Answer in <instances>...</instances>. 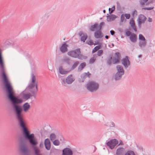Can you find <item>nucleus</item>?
<instances>
[{
    "label": "nucleus",
    "instance_id": "8fccbe9b",
    "mask_svg": "<svg viewBox=\"0 0 155 155\" xmlns=\"http://www.w3.org/2000/svg\"><path fill=\"white\" fill-rule=\"evenodd\" d=\"M142 24V23H140V21H138V27L139 29H140L141 28H142L141 24Z\"/></svg>",
    "mask_w": 155,
    "mask_h": 155
},
{
    "label": "nucleus",
    "instance_id": "6ab92c4d",
    "mask_svg": "<svg viewBox=\"0 0 155 155\" xmlns=\"http://www.w3.org/2000/svg\"><path fill=\"white\" fill-rule=\"evenodd\" d=\"M130 39L133 43L136 42L137 40V36L134 33H133L130 37Z\"/></svg>",
    "mask_w": 155,
    "mask_h": 155
},
{
    "label": "nucleus",
    "instance_id": "79ce46f5",
    "mask_svg": "<svg viewBox=\"0 0 155 155\" xmlns=\"http://www.w3.org/2000/svg\"><path fill=\"white\" fill-rule=\"evenodd\" d=\"M103 53V51L102 50H99L97 52V55L100 56Z\"/></svg>",
    "mask_w": 155,
    "mask_h": 155
},
{
    "label": "nucleus",
    "instance_id": "0eeeda50",
    "mask_svg": "<svg viewBox=\"0 0 155 155\" xmlns=\"http://www.w3.org/2000/svg\"><path fill=\"white\" fill-rule=\"evenodd\" d=\"M119 143L118 140L116 139H111L106 143V145L111 150L113 149Z\"/></svg>",
    "mask_w": 155,
    "mask_h": 155
},
{
    "label": "nucleus",
    "instance_id": "b1692460",
    "mask_svg": "<svg viewBox=\"0 0 155 155\" xmlns=\"http://www.w3.org/2000/svg\"><path fill=\"white\" fill-rule=\"evenodd\" d=\"M70 58L67 57L65 56L61 60V61L62 62L66 63L67 64H70Z\"/></svg>",
    "mask_w": 155,
    "mask_h": 155
},
{
    "label": "nucleus",
    "instance_id": "72a5a7b5",
    "mask_svg": "<svg viewBox=\"0 0 155 155\" xmlns=\"http://www.w3.org/2000/svg\"><path fill=\"white\" fill-rule=\"evenodd\" d=\"M124 155H135L134 152L132 150H129L127 151Z\"/></svg>",
    "mask_w": 155,
    "mask_h": 155
},
{
    "label": "nucleus",
    "instance_id": "338daca9",
    "mask_svg": "<svg viewBox=\"0 0 155 155\" xmlns=\"http://www.w3.org/2000/svg\"><path fill=\"white\" fill-rule=\"evenodd\" d=\"M103 12H104V13H105V12H106V11H105V10H103Z\"/></svg>",
    "mask_w": 155,
    "mask_h": 155
},
{
    "label": "nucleus",
    "instance_id": "c85d7f7f",
    "mask_svg": "<svg viewBox=\"0 0 155 155\" xmlns=\"http://www.w3.org/2000/svg\"><path fill=\"white\" fill-rule=\"evenodd\" d=\"M86 66V64L85 63H81L79 66L78 68V71H81Z\"/></svg>",
    "mask_w": 155,
    "mask_h": 155
},
{
    "label": "nucleus",
    "instance_id": "a18cd8bd",
    "mask_svg": "<svg viewBox=\"0 0 155 155\" xmlns=\"http://www.w3.org/2000/svg\"><path fill=\"white\" fill-rule=\"evenodd\" d=\"M115 8V6H114L113 7H112V8H111V11H110V8H109V13H112L113 12Z\"/></svg>",
    "mask_w": 155,
    "mask_h": 155
},
{
    "label": "nucleus",
    "instance_id": "6e6552de",
    "mask_svg": "<svg viewBox=\"0 0 155 155\" xmlns=\"http://www.w3.org/2000/svg\"><path fill=\"white\" fill-rule=\"evenodd\" d=\"M122 64L125 68H127L130 65V63L127 56H126L125 58H123L121 61Z\"/></svg>",
    "mask_w": 155,
    "mask_h": 155
},
{
    "label": "nucleus",
    "instance_id": "de8ad7c7",
    "mask_svg": "<svg viewBox=\"0 0 155 155\" xmlns=\"http://www.w3.org/2000/svg\"><path fill=\"white\" fill-rule=\"evenodd\" d=\"M124 16L126 17V18L127 19L130 18V15L129 14H124Z\"/></svg>",
    "mask_w": 155,
    "mask_h": 155
},
{
    "label": "nucleus",
    "instance_id": "1a4fd4ad",
    "mask_svg": "<svg viewBox=\"0 0 155 155\" xmlns=\"http://www.w3.org/2000/svg\"><path fill=\"white\" fill-rule=\"evenodd\" d=\"M62 155H73V152L69 148H65L62 150Z\"/></svg>",
    "mask_w": 155,
    "mask_h": 155
},
{
    "label": "nucleus",
    "instance_id": "13d9d810",
    "mask_svg": "<svg viewBox=\"0 0 155 155\" xmlns=\"http://www.w3.org/2000/svg\"><path fill=\"white\" fill-rule=\"evenodd\" d=\"M135 12H137V11L136 10H135L134 11H133L132 12V15L133 17H134V14L135 13Z\"/></svg>",
    "mask_w": 155,
    "mask_h": 155
},
{
    "label": "nucleus",
    "instance_id": "2f4dec72",
    "mask_svg": "<svg viewBox=\"0 0 155 155\" xmlns=\"http://www.w3.org/2000/svg\"><path fill=\"white\" fill-rule=\"evenodd\" d=\"M101 45L96 46L93 49V50H92V53H95L96 51H97L99 49L101 48Z\"/></svg>",
    "mask_w": 155,
    "mask_h": 155
},
{
    "label": "nucleus",
    "instance_id": "bb28decb",
    "mask_svg": "<svg viewBox=\"0 0 155 155\" xmlns=\"http://www.w3.org/2000/svg\"><path fill=\"white\" fill-rule=\"evenodd\" d=\"M124 74L116 73L114 76V79L115 81H117L120 80Z\"/></svg>",
    "mask_w": 155,
    "mask_h": 155
},
{
    "label": "nucleus",
    "instance_id": "4d7b16f0",
    "mask_svg": "<svg viewBox=\"0 0 155 155\" xmlns=\"http://www.w3.org/2000/svg\"><path fill=\"white\" fill-rule=\"evenodd\" d=\"M153 0H149L147 2V3H148V5L150 4V3H152L153 2Z\"/></svg>",
    "mask_w": 155,
    "mask_h": 155
},
{
    "label": "nucleus",
    "instance_id": "dca6fc26",
    "mask_svg": "<svg viewBox=\"0 0 155 155\" xmlns=\"http://www.w3.org/2000/svg\"><path fill=\"white\" fill-rule=\"evenodd\" d=\"M68 45L65 43H64L60 48V50L61 52L62 53L67 52L68 50Z\"/></svg>",
    "mask_w": 155,
    "mask_h": 155
},
{
    "label": "nucleus",
    "instance_id": "49530a36",
    "mask_svg": "<svg viewBox=\"0 0 155 155\" xmlns=\"http://www.w3.org/2000/svg\"><path fill=\"white\" fill-rule=\"evenodd\" d=\"M66 79H62V81L61 82V83L62 85H64V86H66Z\"/></svg>",
    "mask_w": 155,
    "mask_h": 155
},
{
    "label": "nucleus",
    "instance_id": "c756f323",
    "mask_svg": "<svg viewBox=\"0 0 155 155\" xmlns=\"http://www.w3.org/2000/svg\"><path fill=\"white\" fill-rule=\"evenodd\" d=\"M79 63V62L78 61H75L72 65L71 68V70H72L74 69L78 65Z\"/></svg>",
    "mask_w": 155,
    "mask_h": 155
},
{
    "label": "nucleus",
    "instance_id": "a211bd4d",
    "mask_svg": "<svg viewBox=\"0 0 155 155\" xmlns=\"http://www.w3.org/2000/svg\"><path fill=\"white\" fill-rule=\"evenodd\" d=\"M94 36L96 38H101L102 37V33L101 31L97 30L94 32Z\"/></svg>",
    "mask_w": 155,
    "mask_h": 155
},
{
    "label": "nucleus",
    "instance_id": "4be33fe9",
    "mask_svg": "<svg viewBox=\"0 0 155 155\" xmlns=\"http://www.w3.org/2000/svg\"><path fill=\"white\" fill-rule=\"evenodd\" d=\"M22 107L24 111L26 112L30 108V106L28 103L26 102L23 104Z\"/></svg>",
    "mask_w": 155,
    "mask_h": 155
},
{
    "label": "nucleus",
    "instance_id": "e433bc0d",
    "mask_svg": "<svg viewBox=\"0 0 155 155\" xmlns=\"http://www.w3.org/2000/svg\"><path fill=\"white\" fill-rule=\"evenodd\" d=\"M104 24V22H101L99 25L97 26L98 30H101V28L102 27V26Z\"/></svg>",
    "mask_w": 155,
    "mask_h": 155
},
{
    "label": "nucleus",
    "instance_id": "f3484780",
    "mask_svg": "<svg viewBox=\"0 0 155 155\" xmlns=\"http://www.w3.org/2000/svg\"><path fill=\"white\" fill-rule=\"evenodd\" d=\"M147 19V18L144 15L141 14L139 16L137 19L138 21H140V23L144 24Z\"/></svg>",
    "mask_w": 155,
    "mask_h": 155
},
{
    "label": "nucleus",
    "instance_id": "39448f33",
    "mask_svg": "<svg viewBox=\"0 0 155 155\" xmlns=\"http://www.w3.org/2000/svg\"><path fill=\"white\" fill-rule=\"evenodd\" d=\"M19 150L20 152L24 155H28L29 153V150L25 142L23 139L20 140Z\"/></svg>",
    "mask_w": 155,
    "mask_h": 155
},
{
    "label": "nucleus",
    "instance_id": "5701e85b",
    "mask_svg": "<svg viewBox=\"0 0 155 155\" xmlns=\"http://www.w3.org/2000/svg\"><path fill=\"white\" fill-rule=\"evenodd\" d=\"M147 43L146 40L140 41L138 45L140 48L142 49V48L145 47L147 45Z\"/></svg>",
    "mask_w": 155,
    "mask_h": 155
},
{
    "label": "nucleus",
    "instance_id": "20e7f679",
    "mask_svg": "<svg viewBox=\"0 0 155 155\" xmlns=\"http://www.w3.org/2000/svg\"><path fill=\"white\" fill-rule=\"evenodd\" d=\"M99 87V85L97 83L92 81H89L86 85L87 89L91 92H94L97 91Z\"/></svg>",
    "mask_w": 155,
    "mask_h": 155
},
{
    "label": "nucleus",
    "instance_id": "5fc2aeb1",
    "mask_svg": "<svg viewBox=\"0 0 155 155\" xmlns=\"http://www.w3.org/2000/svg\"><path fill=\"white\" fill-rule=\"evenodd\" d=\"M88 45H92L94 44V43L93 41H92L91 40H90L89 42L87 43Z\"/></svg>",
    "mask_w": 155,
    "mask_h": 155
},
{
    "label": "nucleus",
    "instance_id": "4468645a",
    "mask_svg": "<svg viewBox=\"0 0 155 155\" xmlns=\"http://www.w3.org/2000/svg\"><path fill=\"white\" fill-rule=\"evenodd\" d=\"M74 80L75 79L72 77V75L70 74L66 78V82L68 84H71Z\"/></svg>",
    "mask_w": 155,
    "mask_h": 155
},
{
    "label": "nucleus",
    "instance_id": "37998d69",
    "mask_svg": "<svg viewBox=\"0 0 155 155\" xmlns=\"http://www.w3.org/2000/svg\"><path fill=\"white\" fill-rule=\"evenodd\" d=\"M130 26L135 32H136L137 31V28L135 25H131Z\"/></svg>",
    "mask_w": 155,
    "mask_h": 155
},
{
    "label": "nucleus",
    "instance_id": "f8f14e48",
    "mask_svg": "<svg viewBox=\"0 0 155 155\" xmlns=\"http://www.w3.org/2000/svg\"><path fill=\"white\" fill-rule=\"evenodd\" d=\"M116 57H114L113 59L114 64H116L119 62L120 57V54L119 52H116L115 53Z\"/></svg>",
    "mask_w": 155,
    "mask_h": 155
},
{
    "label": "nucleus",
    "instance_id": "09e8293b",
    "mask_svg": "<svg viewBox=\"0 0 155 155\" xmlns=\"http://www.w3.org/2000/svg\"><path fill=\"white\" fill-rule=\"evenodd\" d=\"M49 17V15L48 14H46L43 17V18L45 20H47L48 17Z\"/></svg>",
    "mask_w": 155,
    "mask_h": 155
},
{
    "label": "nucleus",
    "instance_id": "6e6d98bb",
    "mask_svg": "<svg viewBox=\"0 0 155 155\" xmlns=\"http://www.w3.org/2000/svg\"><path fill=\"white\" fill-rule=\"evenodd\" d=\"M110 32L111 35H113L115 34V32L113 30H110Z\"/></svg>",
    "mask_w": 155,
    "mask_h": 155
},
{
    "label": "nucleus",
    "instance_id": "f704fd0d",
    "mask_svg": "<svg viewBox=\"0 0 155 155\" xmlns=\"http://www.w3.org/2000/svg\"><path fill=\"white\" fill-rule=\"evenodd\" d=\"M50 138L51 140L53 141L56 139V135L54 133H52L50 134Z\"/></svg>",
    "mask_w": 155,
    "mask_h": 155
},
{
    "label": "nucleus",
    "instance_id": "473e14b6",
    "mask_svg": "<svg viewBox=\"0 0 155 155\" xmlns=\"http://www.w3.org/2000/svg\"><path fill=\"white\" fill-rule=\"evenodd\" d=\"M107 126L110 127H114L115 126V124L114 122L110 121L107 123Z\"/></svg>",
    "mask_w": 155,
    "mask_h": 155
},
{
    "label": "nucleus",
    "instance_id": "774afa93",
    "mask_svg": "<svg viewBox=\"0 0 155 155\" xmlns=\"http://www.w3.org/2000/svg\"><path fill=\"white\" fill-rule=\"evenodd\" d=\"M112 45L113 47H114V44H113V43H112Z\"/></svg>",
    "mask_w": 155,
    "mask_h": 155
},
{
    "label": "nucleus",
    "instance_id": "680f3d73",
    "mask_svg": "<svg viewBox=\"0 0 155 155\" xmlns=\"http://www.w3.org/2000/svg\"><path fill=\"white\" fill-rule=\"evenodd\" d=\"M5 45L7 44L8 45H9L10 44V43L9 42H8V41H6L5 42Z\"/></svg>",
    "mask_w": 155,
    "mask_h": 155
},
{
    "label": "nucleus",
    "instance_id": "69168bd1",
    "mask_svg": "<svg viewBox=\"0 0 155 155\" xmlns=\"http://www.w3.org/2000/svg\"><path fill=\"white\" fill-rule=\"evenodd\" d=\"M105 38L107 39H108L109 38V37L108 35H106L105 36Z\"/></svg>",
    "mask_w": 155,
    "mask_h": 155
},
{
    "label": "nucleus",
    "instance_id": "58836bf2",
    "mask_svg": "<svg viewBox=\"0 0 155 155\" xmlns=\"http://www.w3.org/2000/svg\"><path fill=\"white\" fill-rule=\"evenodd\" d=\"M53 143L55 146H58L60 144V142L58 140H56L53 141Z\"/></svg>",
    "mask_w": 155,
    "mask_h": 155
},
{
    "label": "nucleus",
    "instance_id": "603ef678",
    "mask_svg": "<svg viewBox=\"0 0 155 155\" xmlns=\"http://www.w3.org/2000/svg\"><path fill=\"white\" fill-rule=\"evenodd\" d=\"M120 145H124V143H123L122 141L121 140H120L119 141V143H118V144L117 145V146H119Z\"/></svg>",
    "mask_w": 155,
    "mask_h": 155
},
{
    "label": "nucleus",
    "instance_id": "a19ab883",
    "mask_svg": "<svg viewBox=\"0 0 155 155\" xmlns=\"http://www.w3.org/2000/svg\"><path fill=\"white\" fill-rule=\"evenodd\" d=\"M154 8L153 7H144L142 8V9L147 10H150L153 9Z\"/></svg>",
    "mask_w": 155,
    "mask_h": 155
},
{
    "label": "nucleus",
    "instance_id": "4c0bfd02",
    "mask_svg": "<svg viewBox=\"0 0 155 155\" xmlns=\"http://www.w3.org/2000/svg\"><path fill=\"white\" fill-rule=\"evenodd\" d=\"M96 60V58H94V57H92L89 60V63L90 64H92Z\"/></svg>",
    "mask_w": 155,
    "mask_h": 155
},
{
    "label": "nucleus",
    "instance_id": "423d86ee",
    "mask_svg": "<svg viewBox=\"0 0 155 155\" xmlns=\"http://www.w3.org/2000/svg\"><path fill=\"white\" fill-rule=\"evenodd\" d=\"M33 140V142H30V140L29 139H27L28 141L30 144L32 146L35 155H41L40 153V151L38 148L35 146L38 144V142L37 140L34 136V137Z\"/></svg>",
    "mask_w": 155,
    "mask_h": 155
},
{
    "label": "nucleus",
    "instance_id": "ddd939ff",
    "mask_svg": "<svg viewBox=\"0 0 155 155\" xmlns=\"http://www.w3.org/2000/svg\"><path fill=\"white\" fill-rule=\"evenodd\" d=\"M125 149L123 147H119L116 150V155H124Z\"/></svg>",
    "mask_w": 155,
    "mask_h": 155
},
{
    "label": "nucleus",
    "instance_id": "393cba45",
    "mask_svg": "<svg viewBox=\"0 0 155 155\" xmlns=\"http://www.w3.org/2000/svg\"><path fill=\"white\" fill-rule=\"evenodd\" d=\"M59 73L61 74H67L68 71H65L63 68L62 66H60L59 68Z\"/></svg>",
    "mask_w": 155,
    "mask_h": 155
},
{
    "label": "nucleus",
    "instance_id": "e2e57ef3",
    "mask_svg": "<svg viewBox=\"0 0 155 155\" xmlns=\"http://www.w3.org/2000/svg\"><path fill=\"white\" fill-rule=\"evenodd\" d=\"M99 42H96L95 43H94L93 44H94V45H99Z\"/></svg>",
    "mask_w": 155,
    "mask_h": 155
},
{
    "label": "nucleus",
    "instance_id": "f03ea898",
    "mask_svg": "<svg viewBox=\"0 0 155 155\" xmlns=\"http://www.w3.org/2000/svg\"><path fill=\"white\" fill-rule=\"evenodd\" d=\"M36 77L34 74L32 73L31 74V82L29 84L28 86V88L30 89H31L34 87H35V89L30 91L32 94L30 93L27 94H23L22 95L23 98L26 100H28L30 99L31 97L33 96L35 98L36 97V94L38 91V82L36 81Z\"/></svg>",
    "mask_w": 155,
    "mask_h": 155
},
{
    "label": "nucleus",
    "instance_id": "052dcab7",
    "mask_svg": "<svg viewBox=\"0 0 155 155\" xmlns=\"http://www.w3.org/2000/svg\"><path fill=\"white\" fill-rule=\"evenodd\" d=\"M43 146V144L42 143H41L40 144V147L41 148H42Z\"/></svg>",
    "mask_w": 155,
    "mask_h": 155
},
{
    "label": "nucleus",
    "instance_id": "a878e982",
    "mask_svg": "<svg viewBox=\"0 0 155 155\" xmlns=\"http://www.w3.org/2000/svg\"><path fill=\"white\" fill-rule=\"evenodd\" d=\"M148 0H139V2L141 6L148 5L147 2Z\"/></svg>",
    "mask_w": 155,
    "mask_h": 155
},
{
    "label": "nucleus",
    "instance_id": "3c124183",
    "mask_svg": "<svg viewBox=\"0 0 155 155\" xmlns=\"http://www.w3.org/2000/svg\"><path fill=\"white\" fill-rule=\"evenodd\" d=\"M124 16H125L124 15V14L121 15L120 18L121 22H123L124 21L125 18Z\"/></svg>",
    "mask_w": 155,
    "mask_h": 155
},
{
    "label": "nucleus",
    "instance_id": "bf43d9fd",
    "mask_svg": "<svg viewBox=\"0 0 155 155\" xmlns=\"http://www.w3.org/2000/svg\"><path fill=\"white\" fill-rule=\"evenodd\" d=\"M152 21V19L150 18H148V21L149 22H151Z\"/></svg>",
    "mask_w": 155,
    "mask_h": 155
},
{
    "label": "nucleus",
    "instance_id": "7ed1b4c3",
    "mask_svg": "<svg viewBox=\"0 0 155 155\" xmlns=\"http://www.w3.org/2000/svg\"><path fill=\"white\" fill-rule=\"evenodd\" d=\"M80 48H77L74 50L70 51L68 52V55L74 58H77L80 60L86 59L87 58V56L83 55L81 54Z\"/></svg>",
    "mask_w": 155,
    "mask_h": 155
},
{
    "label": "nucleus",
    "instance_id": "7c9ffc66",
    "mask_svg": "<svg viewBox=\"0 0 155 155\" xmlns=\"http://www.w3.org/2000/svg\"><path fill=\"white\" fill-rule=\"evenodd\" d=\"M112 57L111 56H110L109 58L107 59V63L108 65H111L112 63Z\"/></svg>",
    "mask_w": 155,
    "mask_h": 155
},
{
    "label": "nucleus",
    "instance_id": "2eb2a0df",
    "mask_svg": "<svg viewBox=\"0 0 155 155\" xmlns=\"http://www.w3.org/2000/svg\"><path fill=\"white\" fill-rule=\"evenodd\" d=\"M44 144L46 149L48 150H49L51 149V142L49 139L47 138L45 140Z\"/></svg>",
    "mask_w": 155,
    "mask_h": 155
},
{
    "label": "nucleus",
    "instance_id": "ea45409f",
    "mask_svg": "<svg viewBox=\"0 0 155 155\" xmlns=\"http://www.w3.org/2000/svg\"><path fill=\"white\" fill-rule=\"evenodd\" d=\"M129 23L130 25H135V23L134 20L133 18H131Z\"/></svg>",
    "mask_w": 155,
    "mask_h": 155
},
{
    "label": "nucleus",
    "instance_id": "cd10ccee",
    "mask_svg": "<svg viewBox=\"0 0 155 155\" xmlns=\"http://www.w3.org/2000/svg\"><path fill=\"white\" fill-rule=\"evenodd\" d=\"M97 26L98 24L97 23H95L94 25H91L90 28V31H93L95 30H97L98 29Z\"/></svg>",
    "mask_w": 155,
    "mask_h": 155
},
{
    "label": "nucleus",
    "instance_id": "0e129e2a",
    "mask_svg": "<svg viewBox=\"0 0 155 155\" xmlns=\"http://www.w3.org/2000/svg\"><path fill=\"white\" fill-rule=\"evenodd\" d=\"M138 57L140 58H142V55L141 54L139 55Z\"/></svg>",
    "mask_w": 155,
    "mask_h": 155
},
{
    "label": "nucleus",
    "instance_id": "412c9836",
    "mask_svg": "<svg viewBox=\"0 0 155 155\" xmlns=\"http://www.w3.org/2000/svg\"><path fill=\"white\" fill-rule=\"evenodd\" d=\"M117 16L113 14H110L109 15L107 16V20L108 21H110L114 20L117 18Z\"/></svg>",
    "mask_w": 155,
    "mask_h": 155
},
{
    "label": "nucleus",
    "instance_id": "aec40b11",
    "mask_svg": "<svg viewBox=\"0 0 155 155\" xmlns=\"http://www.w3.org/2000/svg\"><path fill=\"white\" fill-rule=\"evenodd\" d=\"M116 68L117 70V73L124 74V71L122 66L119 65H117L116 66Z\"/></svg>",
    "mask_w": 155,
    "mask_h": 155
},
{
    "label": "nucleus",
    "instance_id": "9d476101",
    "mask_svg": "<svg viewBox=\"0 0 155 155\" xmlns=\"http://www.w3.org/2000/svg\"><path fill=\"white\" fill-rule=\"evenodd\" d=\"M91 75V74H90L89 72H87V73H84L82 74L81 75V78L79 79V81L80 82H84L85 79L87 77H90L89 75Z\"/></svg>",
    "mask_w": 155,
    "mask_h": 155
},
{
    "label": "nucleus",
    "instance_id": "864d4df0",
    "mask_svg": "<svg viewBox=\"0 0 155 155\" xmlns=\"http://www.w3.org/2000/svg\"><path fill=\"white\" fill-rule=\"evenodd\" d=\"M117 9H120L121 7H120V3H119V2H117Z\"/></svg>",
    "mask_w": 155,
    "mask_h": 155
},
{
    "label": "nucleus",
    "instance_id": "c9c22d12",
    "mask_svg": "<svg viewBox=\"0 0 155 155\" xmlns=\"http://www.w3.org/2000/svg\"><path fill=\"white\" fill-rule=\"evenodd\" d=\"M138 39L140 41L146 40V39L144 36L141 34L139 35Z\"/></svg>",
    "mask_w": 155,
    "mask_h": 155
},
{
    "label": "nucleus",
    "instance_id": "c03bdc74",
    "mask_svg": "<svg viewBox=\"0 0 155 155\" xmlns=\"http://www.w3.org/2000/svg\"><path fill=\"white\" fill-rule=\"evenodd\" d=\"M133 33H132L130 31H127L126 32V35H127V36H130L131 35H132V34Z\"/></svg>",
    "mask_w": 155,
    "mask_h": 155
},
{
    "label": "nucleus",
    "instance_id": "9b49d317",
    "mask_svg": "<svg viewBox=\"0 0 155 155\" xmlns=\"http://www.w3.org/2000/svg\"><path fill=\"white\" fill-rule=\"evenodd\" d=\"M78 34L81 37V40L83 42H84L88 37L87 33H84L82 31H80L79 32Z\"/></svg>",
    "mask_w": 155,
    "mask_h": 155
},
{
    "label": "nucleus",
    "instance_id": "f257e3e1",
    "mask_svg": "<svg viewBox=\"0 0 155 155\" xmlns=\"http://www.w3.org/2000/svg\"><path fill=\"white\" fill-rule=\"evenodd\" d=\"M0 70L7 98L10 102L15 112L16 120L19 127L21 129L24 137L26 140H29L30 142H33L32 139L34 137L35 135L34 134H31L27 128L22 113L23 109L22 107L20 105L22 102L23 100L21 98L15 96V91L6 74V70L4 63H0Z\"/></svg>",
    "mask_w": 155,
    "mask_h": 155
}]
</instances>
